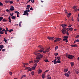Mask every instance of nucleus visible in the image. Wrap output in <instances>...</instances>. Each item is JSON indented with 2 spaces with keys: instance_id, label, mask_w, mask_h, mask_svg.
Returning a JSON list of instances; mask_svg holds the SVG:
<instances>
[{
  "instance_id": "33",
  "label": "nucleus",
  "mask_w": 79,
  "mask_h": 79,
  "mask_svg": "<svg viewBox=\"0 0 79 79\" xmlns=\"http://www.w3.org/2000/svg\"><path fill=\"white\" fill-rule=\"evenodd\" d=\"M31 69L32 70H34L35 69V67H33L32 68H31Z\"/></svg>"
},
{
  "instance_id": "42",
  "label": "nucleus",
  "mask_w": 79,
  "mask_h": 79,
  "mask_svg": "<svg viewBox=\"0 0 79 79\" xmlns=\"http://www.w3.org/2000/svg\"><path fill=\"white\" fill-rule=\"evenodd\" d=\"M76 74H78V73H79L78 71L77 70L75 71Z\"/></svg>"
},
{
  "instance_id": "7",
  "label": "nucleus",
  "mask_w": 79,
  "mask_h": 79,
  "mask_svg": "<svg viewBox=\"0 0 79 79\" xmlns=\"http://www.w3.org/2000/svg\"><path fill=\"white\" fill-rule=\"evenodd\" d=\"M24 14H23V15H27V16L29 15V13L26 12V11H24Z\"/></svg>"
},
{
  "instance_id": "47",
  "label": "nucleus",
  "mask_w": 79,
  "mask_h": 79,
  "mask_svg": "<svg viewBox=\"0 0 79 79\" xmlns=\"http://www.w3.org/2000/svg\"><path fill=\"white\" fill-rule=\"evenodd\" d=\"M71 13H68V12H67V14L68 15H71Z\"/></svg>"
},
{
  "instance_id": "29",
  "label": "nucleus",
  "mask_w": 79,
  "mask_h": 79,
  "mask_svg": "<svg viewBox=\"0 0 79 79\" xmlns=\"http://www.w3.org/2000/svg\"><path fill=\"white\" fill-rule=\"evenodd\" d=\"M0 6H3V3H2L1 2H0Z\"/></svg>"
},
{
  "instance_id": "48",
  "label": "nucleus",
  "mask_w": 79,
  "mask_h": 79,
  "mask_svg": "<svg viewBox=\"0 0 79 79\" xmlns=\"http://www.w3.org/2000/svg\"><path fill=\"white\" fill-rule=\"evenodd\" d=\"M10 4H13V1H10Z\"/></svg>"
},
{
  "instance_id": "41",
  "label": "nucleus",
  "mask_w": 79,
  "mask_h": 79,
  "mask_svg": "<svg viewBox=\"0 0 79 79\" xmlns=\"http://www.w3.org/2000/svg\"><path fill=\"white\" fill-rule=\"evenodd\" d=\"M12 31H13V30L12 29H10L9 30V32H12Z\"/></svg>"
},
{
  "instance_id": "6",
  "label": "nucleus",
  "mask_w": 79,
  "mask_h": 79,
  "mask_svg": "<svg viewBox=\"0 0 79 79\" xmlns=\"http://www.w3.org/2000/svg\"><path fill=\"white\" fill-rule=\"evenodd\" d=\"M40 50H38L34 52H36V53H37V52H39V53H42V51H44V50H42V49H40Z\"/></svg>"
},
{
  "instance_id": "26",
  "label": "nucleus",
  "mask_w": 79,
  "mask_h": 79,
  "mask_svg": "<svg viewBox=\"0 0 79 79\" xmlns=\"http://www.w3.org/2000/svg\"><path fill=\"white\" fill-rule=\"evenodd\" d=\"M2 21H3V22H6V21H7V20H6L5 19H2Z\"/></svg>"
},
{
  "instance_id": "19",
  "label": "nucleus",
  "mask_w": 79,
  "mask_h": 79,
  "mask_svg": "<svg viewBox=\"0 0 79 79\" xmlns=\"http://www.w3.org/2000/svg\"><path fill=\"white\" fill-rule=\"evenodd\" d=\"M8 19L9 21V23H11V18H10V17H9L8 18Z\"/></svg>"
},
{
  "instance_id": "4",
  "label": "nucleus",
  "mask_w": 79,
  "mask_h": 79,
  "mask_svg": "<svg viewBox=\"0 0 79 79\" xmlns=\"http://www.w3.org/2000/svg\"><path fill=\"white\" fill-rule=\"evenodd\" d=\"M73 57H74V56H73L72 55H69V57H68V58H69V59H73Z\"/></svg>"
},
{
  "instance_id": "53",
  "label": "nucleus",
  "mask_w": 79,
  "mask_h": 79,
  "mask_svg": "<svg viewBox=\"0 0 79 79\" xmlns=\"http://www.w3.org/2000/svg\"><path fill=\"white\" fill-rule=\"evenodd\" d=\"M5 31H9V30H8V28L7 27H6V30Z\"/></svg>"
},
{
  "instance_id": "50",
  "label": "nucleus",
  "mask_w": 79,
  "mask_h": 79,
  "mask_svg": "<svg viewBox=\"0 0 79 79\" xmlns=\"http://www.w3.org/2000/svg\"><path fill=\"white\" fill-rule=\"evenodd\" d=\"M44 61H45V62H48V59H47L46 60H45Z\"/></svg>"
},
{
  "instance_id": "20",
  "label": "nucleus",
  "mask_w": 79,
  "mask_h": 79,
  "mask_svg": "<svg viewBox=\"0 0 79 79\" xmlns=\"http://www.w3.org/2000/svg\"><path fill=\"white\" fill-rule=\"evenodd\" d=\"M79 42V40H75L74 42V43H76V42Z\"/></svg>"
},
{
  "instance_id": "25",
  "label": "nucleus",
  "mask_w": 79,
  "mask_h": 79,
  "mask_svg": "<svg viewBox=\"0 0 79 79\" xmlns=\"http://www.w3.org/2000/svg\"><path fill=\"white\" fill-rule=\"evenodd\" d=\"M21 23H22V22L20 21L19 23V26H20V27H21Z\"/></svg>"
},
{
  "instance_id": "30",
  "label": "nucleus",
  "mask_w": 79,
  "mask_h": 79,
  "mask_svg": "<svg viewBox=\"0 0 79 79\" xmlns=\"http://www.w3.org/2000/svg\"><path fill=\"white\" fill-rule=\"evenodd\" d=\"M69 30L71 31H72L73 30V27H70L69 28Z\"/></svg>"
},
{
  "instance_id": "64",
  "label": "nucleus",
  "mask_w": 79,
  "mask_h": 79,
  "mask_svg": "<svg viewBox=\"0 0 79 79\" xmlns=\"http://www.w3.org/2000/svg\"><path fill=\"white\" fill-rule=\"evenodd\" d=\"M48 79H51V77H49L47 78Z\"/></svg>"
},
{
  "instance_id": "58",
  "label": "nucleus",
  "mask_w": 79,
  "mask_h": 79,
  "mask_svg": "<svg viewBox=\"0 0 79 79\" xmlns=\"http://www.w3.org/2000/svg\"><path fill=\"white\" fill-rule=\"evenodd\" d=\"M65 30H67L68 31H69V28H65Z\"/></svg>"
},
{
  "instance_id": "32",
  "label": "nucleus",
  "mask_w": 79,
  "mask_h": 79,
  "mask_svg": "<svg viewBox=\"0 0 79 79\" xmlns=\"http://www.w3.org/2000/svg\"><path fill=\"white\" fill-rule=\"evenodd\" d=\"M57 58L58 60H60L61 59V57H60V56H58L57 57Z\"/></svg>"
},
{
  "instance_id": "34",
  "label": "nucleus",
  "mask_w": 79,
  "mask_h": 79,
  "mask_svg": "<svg viewBox=\"0 0 79 79\" xmlns=\"http://www.w3.org/2000/svg\"><path fill=\"white\" fill-rule=\"evenodd\" d=\"M31 75L32 76H34V72L32 71L31 72Z\"/></svg>"
},
{
  "instance_id": "11",
  "label": "nucleus",
  "mask_w": 79,
  "mask_h": 79,
  "mask_svg": "<svg viewBox=\"0 0 79 79\" xmlns=\"http://www.w3.org/2000/svg\"><path fill=\"white\" fill-rule=\"evenodd\" d=\"M34 63H38L39 62V60H34Z\"/></svg>"
},
{
  "instance_id": "44",
  "label": "nucleus",
  "mask_w": 79,
  "mask_h": 79,
  "mask_svg": "<svg viewBox=\"0 0 79 79\" xmlns=\"http://www.w3.org/2000/svg\"><path fill=\"white\" fill-rule=\"evenodd\" d=\"M4 33V32H3L2 31H0V34H3Z\"/></svg>"
},
{
  "instance_id": "22",
  "label": "nucleus",
  "mask_w": 79,
  "mask_h": 79,
  "mask_svg": "<svg viewBox=\"0 0 79 79\" xmlns=\"http://www.w3.org/2000/svg\"><path fill=\"white\" fill-rule=\"evenodd\" d=\"M49 50V48H47V49L45 50V52H46H46H48Z\"/></svg>"
},
{
  "instance_id": "12",
  "label": "nucleus",
  "mask_w": 79,
  "mask_h": 79,
  "mask_svg": "<svg viewBox=\"0 0 79 79\" xmlns=\"http://www.w3.org/2000/svg\"><path fill=\"white\" fill-rule=\"evenodd\" d=\"M61 26H62V27L63 28H64V27H65L66 24L64 23V24H62Z\"/></svg>"
},
{
  "instance_id": "3",
  "label": "nucleus",
  "mask_w": 79,
  "mask_h": 79,
  "mask_svg": "<svg viewBox=\"0 0 79 79\" xmlns=\"http://www.w3.org/2000/svg\"><path fill=\"white\" fill-rule=\"evenodd\" d=\"M54 38H55L54 37H49V36H48V39L49 40H54L53 39Z\"/></svg>"
},
{
  "instance_id": "23",
  "label": "nucleus",
  "mask_w": 79,
  "mask_h": 79,
  "mask_svg": "<svg viewBox=\"0 0 79 79\" xmlns=\"http://www.w3.org/2000/svg\"><path fill=\"white\" fill-rule=\"evenodd\" d=\"M56 63H57V61H56V60H54V64H56Z\"/></svg>"
},
{
  "instance_id": "60",
  "label": "nucleus",
  "mask_w": 79,
  "mask_h": 79,
  "mask_svg": "<svg viewBox=\"0 0 79 79\" xmlns=\"http://www.w3.org/2000/svg\"><path fill=\"white\" fill-rule=\"evenodd\" d=\"M4 2H5V3H8V1H7V0H6V1H5Z\"/></svg>"
},
{
  "instance_id": "1",
  "label": "nucleus",
  "mask_w": 79,
  "mask_h": 79,
  "mask_svg": "<svg viewBox=\"0 0 79 79\" xmlns=\"http://www.w3.org/2000/svg\"><path fill=\"white\" fill-rule=\"evenodd\" d=\"M34 54L36 56H38L36 57V60H41V58H42L43 57V55H41L40 53H38L36 52H34Z\"/></svg>"
},
{
  "instance_id": "55",
  "label": "nucleus",
  "mask_w": 79,
  "mask_h": 79,
  "mask_svg": "<svg viewBox=\"0 0 79 79\" xmlns=\"http://www.w3.org/2000/svg\"><path fill=\"white\" fill-rule=\"evenodd\" d=\"M27 7L28 8H31V6L30 5H27Z\"/></svg>"
},
{
  "instance_id": "63",
  "label": "nucleus",
  "mask_w": 79,
  "mask_h": 79,
  "mask_svg": "<svg viewBox=\"0 0 79 79\" xmlns=\"http://www.w3.org/2000/svg\"><path fill=\"white\" fill-rule=\"evenodd\" d=\"M71 26H72V25H70L69 26H68V27H71Z\"/></svg>"
},
{
  "instance_id": "49",
  "label": "nucleus",
  "mask_w": 79,
  "mask_h": 79,
  "mask_svg": "<svg viewBox=\"0 0 79 79\" xmlns=\"http://www.w3.org/2000/svg\"><path fill=\"white\" fill-rule=\"evenodd\" d=\"M32 69L31 68L29 69H28V71H32Z\"/></svg>"
},
{
  "instance_id": "35",
  "label": "nucleus",
  "mask_w": 79,
  "mask_h": 79,
  "mask_svg": "<svg viewBox=\"0 0 79 79\" xmlns=\"http://www.w3.org/2000/svg\"><path fill=\"white\" fill-rule=\"evenodd\" d=\"M37 63H35L34 64V67H35V68H36V66H37Z\"/></svg>"
},
{
  "instance_id": "16",
  "label": "nucleus",
  "mask_w": 79,
  "mask_h": 79,
  "mask_svg": "<svg viewBox=\"0 0 79 79\" xmlns=\"http://www.w3.org/2000/svg\"><path fill=\"white\" fill-rule=\"evenodd\" d=\"M65 40H67V41H65V42L66 43H67V42H68V40L67 39H65V38H64V39H63V41H65Z\"/></svg>"
},
{
  "instance_id": "62",
  "label": "nucleus",
  "mask_w": 79,
  "mask_h": 79,
  "mask_svg": "<svg viewBox=\"0 0 79 79\" xmlns=\"http://www.w3.org/2000/svg\"><path fill=\"white\" fill-rule=\"evenodd\" d=\"M33 63V61L31 60L29 62V63Z\"/></svg>"
},
{
  "instance_id": "2",
  "label": "nucleus",
  "mask_w": 79,
  "mask_h": 79,
  "mask_svg": "<svg viewBox=\"0 0 79 79\" xmlns=\"http://www.w3.org/2000/svg\"><path fill=\"white\" fill-rule=\"evenodd\" d=\"M66 28H64L62 29V30H61V32L63 34H65L66 33Z\"/></svg>"
},
{
  "instance_id": "40",
  "label": "nucleus",
  "mask_w": 79,
  "mask_h": 79,
  "mask_svg": "<svg viewBox=\"0 0 79 79\" xmlns=\"http://www.w3.org/2000/svg\"><path fill=\"white\" fill-rule=\"evenodd\" d=\"M58 53H55L54 54V55L55 56H58Z\"/></svg>"
},
{
  "instance_id": "52",
  "label": "nucleus",
  "mask_w": 79,
  "mask_h": 79,
  "mask_svg": "<svg viewBox=\"0 0 79 79\" xmlns=\"http://www.w3.org/2000/svg\"><path fill=\"white\" fill-rule=\"evenodd\" d=\"M76 7H77V6H74L73 7V9H75L76 8Z\"/></svg>"
},
{
  "instance_id": "36",
  "label": "nucleus",
  "mask_w": 79,
  "mask_h": 79,
  "mask_svg": "<svg viewBox=\"0 0 79 79\" xmlns=\"http://www.w3.org/2000/svg\"><path fill=\"white\" fill-rule=\"evenodd\" d=\"M64 39H67L68 38V36H65L64 37Z\"/></svg>"
},
{
  "instance_id": "17",
  "label": "nucleus",
  "mask_w": 79,
  "mask_h": 79,
  "mask_svg": "<svg viewBox=\"0 0 79 79\" xmlns=\"http://www.w3.org/2000/svg\"><path fill=\"white\" fill-rule=\"evenodd\" d=\"M38 72H39V74H40V73H41L42 72V71L40 69H39L38 70Z\"/></svg>"
},
{
  "instance_id": "46",
  "label": "nucleus",
  "mask_w": 79,
  "mask_h": 79,
  "mask_svg": "<svg viewBox=\"0 0 79 79\" xmlns=\"http://www.w3.org/2000/svg\"><path fill=\"white\" fill-rule=\"evenodd\" d=\"M77 10H78V9H77V8H76L74 10V11H77Z\"/></svg>"
},
{
  "instance_id": "37",
  "label": "nucleus",
  "mask_w": 79,
  "mask_h": 79,
  "mask_svg": "<svg viewBox=\"0 0 79 79\" xmlns=\"http://www.w3.org/2000/svg\"><path fill=\"white\" fill-rule=\"evenodd\" d=\"M6 11H7V12H9V13H10V10L8 9H6Z\"/></svg>"
},
{
  "instance_id": "59",
  "label": "nucleus",
  "mask_w": 79,
  "mask_h": 79,
  "mask_svg": "<svg viewBox=\"0 0 79 79\" xmlns=\"http://www.w3.org/2000/svg\"><path fill=\"white\" fill-rule=\"evenodd\" d=\"M5 34H7V31L6 30L5 31Z\"/></svg>"
},
{
  "instance_id": "45",
  "label": "nucleus",
  "mask_w": 79,
  "mask_h": 79,
  "mask_svg": "<svg viewBox=\"0 0 79 79\" xmlns=\"http://www.w3.org/2000/svg\"><path fill=\"white\" fill-rule=\"evenodd\" d=\"M65 55L66 57H67L68 58L69 56V54H66Z\"/></svg>"
},
{
  "instance_id": "24",
  "label": "nucleus",
  "mask_w": 79,
  "mask_h": 79,
  "mask_svg": "<svg viewBox=\"0 0 79 79\" xmlns=\"http://www.w3.org/2000/svg\"><path fill=\"white\" fill-rule=\"evenodd\" d=\"M42 78L43 79H44V78H45V74H43L42 75Z\"/></svg>"
},
{
  "instance_id": "18",
  "label": "nucleus",
  "mask_w": 79,
  "mask_h": 79,
  "mask_svg": "<svg viewBox=\"0 0 79 79\" xmlns=\"http://www.w3.org/2000/svg\"><path fill=\"white\" fill-rule=\"evenodd\" d=\"M57 39V42L58 41H60V40H61V38H57V39Z\"/></svg>"
},
{
  "instance_id": "54",
  "label": "nucleus",
  "mask_w": 79,
  "mask_h": 79,
  "mask_svg": "<svg viewBox=\"0 0 79 79\" xmlns=\"http://www.w3.org/2000/svg\"><path fill=\"white\" fill-rule=\"evenodd\" d=\"M78 37H79V35H77L76 37V38H78Z\"/></svg>"
},
{
  "instance_id": "10",
  "label": "nucleus",
  "mask_w": 79,
  "mask_h": 79,
  "mask_svg": "<svg viewBox=\"0 0 79 79\" xmlns=\"http://www.w3.org/2000/svg\"><path fill=\"white\" fill-rule=\"evenodd\" d=\"M39 47H40V48H41V49H42V50H44V47H42V46L41 45H39Z\"/></svg>"
},
{
  "instance_id": "8",
  "label": "nucleus",
  "mask_w": 79,
  "mask_h": 79,
  "mask_svg": "<svg viewBox=\"0 0 79 79\" xmlns=\"http://www.w3.org/2000/svg\"><path fill=\"white\" fill-rule=\"evenodd\" d=\"M71 47H77V45L76 44H72L70 45Z\"/></svg>"
},
{
  "instance_id": "39",
  "label": "nucleus",
  "mask_w": 79,
  "mask_h": 79,
  "mask_svg": "<svg viewBox=\"0 0 79 79\" xmlns=\"http://www.w3.org/2000/svg\"><path fill=\"white\" fill-rule=\"evenodd\" d=\"M57 63H61V61L59 60L57 61Z\"/></svg>"
},
{
  "instance_id": "27",
  "label": "nucleus",
  "mask_w": 79,
  "mask_h": 79,
  "mask_svg": "<svg viewBox=\"0 0 79 79\" xmlns=\"http://www.w3.org/2000/svg\"><path fill=\"white\" fill-rule=\"evenodd\" d=\"M67 35H69V32H68V31H67L66 32H65V33Z\"/></svg>"
},
{
  "instance_id": "38",
  "label": "nucleus",
  "mask_w": 79,
  "mask_h": 79,
  "mask_svg": "<svg viewBox=\"0 0 79 79\" xmlns=\"http://www.w3.org/2000/svg\"><path fill=\"white\" fill-rule=\"evenodd\" d=\"M58 46H57L55 48V50H57V49H58Z\"/></svg>"
},
{
  "instance_id": "56",
  "label": "nucleus",
  "mask_w": 79,
  "mask_h": 79,
  "mask_svg": "<svg viewBox=\"0 0 79 79\" xmlns=\"http://www.w3.org/2000/svg\"><path fill=\"white\" fill-rule=\"evenodd\" d=\"M3 41H4V42L6 43L7 42V40H3Z\"/></svg>"
},
{
  "instance_id": "5",
  "label": "nucleus",
  "mask_w": 79,
  "mask_h": 79,
  "mask_svg": "<svg viewBox=\"0 0 79 79\" xmlns=\"http://www.w3.org/2000/svg\"><path fill=\"white\" fill-rule=\"evenodd\" d=\"M10 10L11 11H14V10H15V7L13 6H11V7L10 9Z\"/></svg>"
},
{
  "instance_id": "15",
  "label": "nucleus",
  "mask_w": 79,
  "mask_h": 79,
  "mask_svg": "<svg viewBox=\"0 0 79 79\" xmlns=\"http://www.w3.org/2000/svg\"><path fill=\"white\" fill-rule=\"evenodd\" d=\"M68 69H64V73H66V72H68Z\"/></svg>"
},
{
  "instance_id": "51",
  "label": "nucleus",
  "mask_w": 79,
  "mask_h": 79,
  "mask_svg": "<svg viewBox=\"0 0 79 79\" xmlns=\"http://www.w3.org/2000/svg\"><path fill=\"white\" fill-rule=\"evenodd\" d=\"M13 14H14L13 13H12V14L10 13V16H13Z\"/></svg>"
},
{
  "instance_id": "28",
  "label": "nucleus",
  "mask_w": 79,
  "mask_h": 79,
  "mask_svg": "<svg viewBox=\"0 0 79 79\" xmlns=\"http://www.w3.org/2000/svg\"><path fill=\"white\" fill-rule=\"evenodd\" d=\"M70 64H71V66H73L74 65V63L71 62Z\"/></svg>"
},
{
  "instance_id": "13",
  "label": "nucleus",
  "mask_w": 79,
  "mask_h": 79,
  "mask_svg": "<svg viewBox=\"0 0 79 79\" xmlns=\"http://www.w3.org/2000/svg\"><path fill=\"white\" fill-rule=\"evenodd\" d=\"M64 75H65L66 77H69V75L68 73H65L64 74Z\"/></svg>"
},
{
  "instance_id": "61",
  "label": "nucleus",
  "mask_w": 79,
  "mask_h": 79,
  "mask_svg": "<svg viewBox=\"0 0 79 79\" xmlns=\"http://www.w3.org/2000/svg\"><path fill=\"white\" fill-rule=\"evenodd\" d=\"M2 52H5V49H3L2 50Z\"/></svg>"
},
{
  "instance_id": "57",
  "label": "nucleus",
  "mask_w": 79,
  "mask_h": 79,
  "mask_svg": "<svg viewBox=\"0 0 79 79\" xmlns=\"http://www.w3.org/2000/svg\"><path fill=\"white\" fill-rule=\"evenodd\" d=\"M58 42V41H57V40L56 39L54 41V42Z\"/></svg>"
},
{
  "instance_id": "9",
  "label": "nucleus",
  "mask_w": 79,
  "mask_h": 79,
  "mask_svg": "<svg viewBox=\"0 0 79 79\" xmlns=\"http://www.w3.org/2000/svg\"><path fill=\"white\" fill-rule=\"evenodd\" d=\"M15 13H17V17H18V18H19V12H18L17 11H16L15 12Z\"/></svg>"
},
{
  "instance_id": "14",
  "label": "nucleus",
  "mask_w": 79,
  "mask_h": 79,
  "mask_svg": "<svg viewBox=\"0 0 79 79\" xmlns=\"http://www.w3.org/2000/svg\"><path fill=\"white\" fill-rule=\"evenodd\" d=\"M4 47V46H3V45L1 44L0 45V48L1 49H2V48H3Z\"/></svg>"
},
{
  "instance_id": "43",
  "label": "nucleus",
  "mask_w": 79,
  "mask_h": 79,
  "mask_svg": "<svg viewBox=\"0 0 79 79\" xmlns=\"http://www.w3.org/2000/svg\"><path fill=\"white\" fill-rule=\"evenodd\" d=\"M24 65H27L28 64V63H22Z\"/></svg>"
},
{
  "instance_id": "31",
  "label": "nucleus",
  "mask_w": 79,
  "mask_h": 79,
  "mask_svg": "<svg viewBox=\"0 0 79 79\" xmlns=\"http://www.w3.org/2000/svg\"><path fill=\"white\" fill-rule=\"evenodd\" d=\"M3 19V18L2 17H0V21H1L2 20V19Z\"/></svg>"
},
{
  "instance_id": "21",
  "label": "nucleus",
  "mask_w": 79,
  "mask_h": 79,
  "mask_svg": "<svg viewBox=\"0 0 79 79\" xmlns=\"http://www.w3.org/2000/svg\"><path fill=\"white\" fill-rule=\"evenodd\" d=\"M11 18H12V19H16V17L15 16H13L11 17Z\"/></svg>"
}]
</instances>
